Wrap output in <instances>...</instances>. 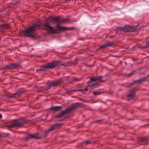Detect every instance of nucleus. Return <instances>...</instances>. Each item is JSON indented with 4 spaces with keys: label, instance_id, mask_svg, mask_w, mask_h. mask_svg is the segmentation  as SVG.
<instances>
[{
    "label": "nucleus",
    "instance_id": "nucleus-1",
    "mask_svg": "<svg viewBox=\"0 0 149 149\" xmlns=\"http://www.w3.org/2000/svg\"><path fill=\"white\" fill-rule=\"evenodd\" d=\"M27 120L25 118H20L18 120H13L11 122L10 125H8V128H18L22 126L23 125L27 123Z\"/></svg>",
    "mask_w": 149,
    "mask_h": 149
},
{
    "label": "nucleus",
    "instance_id": "nucleus-2",
    "mask_svg": "<svg viewBox=\"0 0 149 149\" xmlns=\"http://www.w3.org/2000/svg\"><path fill=\"white\" fill-rule=\"evenodd\" d=\"M59 64V61H54L51 62L50 63L42 66L41 68L39 69V71H41L43 69H53L56 67H58V65Z\"/></svg>",
    "mask_w": 149,
    "mask_h": 149
},
{
    "label": "nucleus",
    "instance_id": "nucleus-3",
    "mask_svg": "<svg viewBox=\"0 0 149 149\" xmlns=\"http://www.w3.org/2000/svg\"><path fill=\"white\" fill-rule=\"evenodd\" d=\"M39 26L38 24H34L32 26L23 31L24 35L26 37H33V34L36 29V27Z\"/></svg>",
    "mask_w": 149,
    "mask_h": 149
},
{
    "label": "nucleus",
    "instance_id": "nucleus-4",
    "mask_svg": "<svg viewBox=\"0 0 149 149\" xmlns=\"http://www.w3.org/2000/svg\"><path fill=\"white\" fill-rule=\"evenodd\" d=\"M77 107V105L75 104H72L71 107L69 108L66 109L65 110L62 111V112L60 113L57 115L55 116L56 118H59L62 116L63 115L67 113L68 112L71 111V110L74 109L76 108Z\"/></svg>",
    "mask_w": 149,
    "mask_h": 149
},
{
    "label": "nucleus",
    "instance_id": "nucleus-5",
    "mask_svg": "<svg viewBox=\"0 0 149 149\" xmlns=\"http://www.w3.org/2000/svg\"><path fill=\"white\" fill-rule=\"evenodd\" d=\"M136 26L125 25V26L120 28V29L126 32H133L136 29Z\"/></svg>",
    "mask_w": 149,
    "mask_h": 149
},
{
    "label": "nucleus",
    "instance_id": "nucleus-6",
    "mask_svg": "<svg viewBox=\"0 0 149 149\" xmlns=\"http://www.w3.org/2000/svg\"><path fill=\"white\" fill-rule=\"evenodd\" d=\"M20 65L19 64H10L3 66V70L15 69L16 68H20Z\"/></svg>",
    "mask_w": 149,
    "mask_h": 149
},
{
    "label": "nucleus",
    "instance_id": "nucleus-7",
    "mask_svg": "<svg viewBox=\"0 0 149 149\" xmlns=\"http://www.w3.org/2000/svg\"><path fill=\"white\" fill-rule=\"evenodd\" d=\"M62 82V81L61 79L53 81L46 86L47 88L46 89H49L52 86H56L59 84H61Z\"/></svg>",
    "mask_w": 149,
    "mask_h": 149
},
{
    "label": "nucleus",
    "instance_id": "nucleus-8",
    "mask_svg": "<svg viewBox=\"0 0 149 149\" xmlns=\"http://www.w3.org/2000/svg\"><path fill=\"white\" fill-rule=\"evenodd\" d=\"M135 89H133L131 91L129 94L127 96V99L130 100L133 98L135 95Z\"/></svg>",
    "mask_w": 149,
    "mask_h": 149
},
{
    "label": "nucleus",
    "instance_id": "nucleus-9",
    "mask_svg": "<svg viewBox=\"0 0 149 149\" xmlns=\"http://www.w3.org/2000/svg\"><path fill=\"white\" fill-rule=\"evenodd\" d=\"M38 139L39 138L38 134H31L29 136L26 137L25 138V140H27L29 139Z\"/></svg>",
    "mask_w": 149,
    "mask_h": 149
},
{
    "label": "nucleus",
    "instance_id": "nucleus-10",
    "mask_svg": "<svg viewBox=\"0 0 149 149\" xmlns=\"http://www.w3.org/2000/svg\"><path fill=\"white\" fill-rule=\"evenodd\" d=\"M62 106H56L51 107H50V109H51L52 111H56L62 109Z\"/></svg>",
    "mask_w": 149,
    "mask_h": 149
},
{
    "label": "nucleus",
    "instance_id": "nucleus-11",
    "mask_svg": "<svg viewBox=\"0 0 149 149\" xmlns=\"http://www.w3.org/2000/svg\"><path fill=\"white\" fill-rule=\"evenodd\" d=\"M60 20L61 18L59 17H57L52 18L50 22L54 23H57L59 21L60 22Z\"/></svg>",
    "mask_w": 149,
    "mask_h": 149
},
{
    "label": "nucleus",
    "instance_id": "nucleus-12",
    "mask_svg": "<svg viewBox=\"0 0 149 149\" xmlns=\"http://www.w3.org/2000/svg\"><path fill=\"white\" fill-rule=\"evenodd\" d=\"M146 80V78H142L140 79H138L137 80H136L135 81H134L133 83H131L130 84V85H132L133 84L136 83H138L139 84H140L142 82Z\"/></svg>",
    "mask_w": 149,
    "mask_h": 149
},
{
    "label": "nucleus",
    "instance_id": "nucleus-13",
    "mask_svg": "<svg viewBox=\"0 0 149 149\" xmlns=\"http://www.w3.org/2000/svg\"><path fill=\"white\" fill-rule=\"evenodd\" d=\"M9 27L8 24H3L0 25V29H2V31L6 29H7Z\"/></svg>",
    "mask_w": 149,
    "mask_h": 149
},
{
    "label": "nucleus",
    "instance_id": "nucleus-14",
    "mask_svg": "<svg viewBox=\"0 0 149 149\" xmlns=\"http://www.w3.org/2000/svg\"><path fill=\"white\" fill-rule=\"evenodd\" d=\"M24 92V91H19L18 92L12 94L11 95L8 96L9 97H13L15 96V95H17L18 96H19L20 94Z\"/></svg>",
    "mask_w": 149,
    "mask_h": 149
},
{
    "label": "nucleus",
    "instance_id": "nucleus-15",
    "mask_svg": "<svg viewBox=\"0 0 149 149\" xmlns=\"http://www.w3.org/2000/svg\"><path fill=\"white\" fill-rule=\"evenodd\" d=\"M70 63L68 62L67 63H65L63 64H61L60 62L59 61V65H58V67L61 66H63L65 67L69 66L70 65Z\"/></svg>",
    "mask_w": 149,
    "mask_h": 149
},
{
    "label": "nucleus",
    "instance_id": "nucleus-16",
    "mask_svg": "<svg viewBox=\"0 0 149 149\" xmlns=\"http://www.w3.org/2000/svg\"><path fill=\"white\" fill-rule=\"evenodd\" d=\"M44 27L45 29H48L49 31L51 32L54 29L53 27L47 24H45V25Z\"/></svg>",
    "mask_w": 149,
    "mask_h": 149
},
{
    "label": "nucleus",
    "instance_id": "nucleus-17",
    "mask_svg": "<svg viewBox=\"0 0 149 149\" xmlns=\"http://www.w3.org/2000/svg\"><path fill=\"white\" fill-rule=\"evenodd\" d=\"M148 140H149L148 138L144 137L143 138H140V139H139L138 141V143H139L140 142L147 141Z\"/></svg>",
    "mask_w": 149,
    "mask_h": 149
},
{
    "label": "nucleus",
    "instance_id": "nucleus-18",
    "mask_svg": "<svg viewBox=\"0 0 149 149\" xmlns=\"http://www.w3.org/2000/svg\"><path fill=\"white\" fill-rule=\"evenodd\" d=\"M88 86L90 87H93V88H95L99 87V84L98 83H95L91 85L88 84Z\"/></svg>",
    "mask_w": 149,
    "mask_h": 149
},
{
    "label": "nucleus",
    "instance_id": "nucleus-19",
    "mask_svg": "<svg viewBox=\"0 0 149 149\" xmlns=\"http://www.w3.org/2000/svg\"><path fill=\"white\" fill-rule=\"evenodd\" d=\"M57 126L56 124H55L52 125L47 130V131L50 132L54 130L55 127Z\"/></svg>",
    "mask_w": 149,
    "mask_h": 149
},
{
    "label": "nucleus",
    "instance_id": "nucleus-20",
    "mask_svg": "<svg viewBox=\"0 0 149 149\" xmlns=\"http://www.w3.org/2000/svg\"><path fill=\"white\" fill-rule=\"evenodd\" d=\"M60 22L64 23H66L68 22H70L68 19L65 18L61 19Z\"/></svg>",
    "mask_w": 149,
    "mask_h": 149
},
{
    "label": "nucleus",
    "instance_id": "nucleus-21",
    "mask_svg": "<svg viewBox=\"0 0 149 149\" xmlns=\"http://www.w3.org/2000/svg\"><path fill=\"white\" fill-rule=\"evenodd\" d=\"M107 47H110L112 46L113 44L112 42H107L106 43Z\"/></svg>",
    "mask_w": 149,
    "mask_h": 149
},
{
    "label": "nucleus",
    "instance_id": "nucleus-22",
    "mask_svg": "<svg viewBox=\"0 0 149 149\" xmlns=\"http://www.w3.org/2000/svg\"><path fill=\"white\" fill-rule=\"evenodd\" d=\"M58 28V29L62 31L67 30L68 29V28L65 27L59 26Z\"/></svg>",
    "mask_w": 149,
    "mask_h": 149
},
{
    "label": "nucleus",
    "instance_id": "nucleus-23",
    "mask_svg": "<svg viewBox=\"0 0 149 149\" xmlns=\"http://www.w3.org/2000/svg\"><path fill=\"white\" fill-rule=\"evenodd\" d=\"M93 94L94 95H97L100 94H101V93L100 92H97V91H94L93 92Z\"/></svg>",
    "mask_w": 149,
    "mask_h": 149
},
{
    "label": "nucleus",
    "instance_id": "nucleus-24",
    "mask_svg": "<svg viewBox=\"0 0 149 149\" xmlns=\"http://www.w3.org/2000/svg\"><path fill=\"white\" fill-rule=\"evenodd\" d=\"M107 47V45H106V43L102 46H101L100 47V48L101 49H104L105 48V47Z\"/></svg>",
    "mask_w": 149,
    "mask_h": 149
},
{
    "label": "nucleus",
    "instance_id": "nucleus-25",
    "mask_svg": "<svg viewBox=\"0 0 149 149\" xmlns=\"http://www.w3.org/2000/svg\"><path fill=\"white\" fill-rule=\"evenodd\" d=\"M90 80L92 81H94L97 80L96 78H94L93 77L91 78L90 79Z\"/></svg>",
    "mask_w": 149,
    "mask_h": 149
},
{
    "label": "nucleus",
    "instance_id": "nucleus-26",
    "mask_svg": "<svg viewBox=\"0 0 149 149\" xmlns=\"http://www.w3.org/2000/svg\"><path fill=\"white\" fill-rule=\"evenodd\" d=\"M83 143H85L86 144H88L90 143V142L88 141H86Z\"/></svg>",
    "mask_w": 149,
    "mask_h": 149
},
{
    "label": "nucleus",
    "instance_id": "nucleus-27",
    "mask_svg": "<svg viewBox=\"0 0 149 149\" xmlns=\"http://www.w3.org/2000/svg\"><path fill=\"white\" fill-rule=\"evenodd\" d=\"M102 77L101 76H99L98 77H97V78H96V79L97 80H99L101 79H102Z\"/></svg>",
    "mask_w": 149,
    "mask_h": 149
},
{
    "label": "nucleus",
    "instance_id": "nucleus-28",
    "mask_svg": "<svg viewBox=\"0 0 149 149\" xmlns=\"http://www.w3.org/2000/svg\"><path fill=\"white\" fill-rule=\"evenodd\" d=\"M74 28L73 27H70L69 28H68L67 30H72Z\"/></svg>",
    "mask_w": 149,
    "mask_h": 149
},
{
    "label": "nucleus",
    "instance_id": "nucleus-29",
    "mask_svg": "<svg viewBox=\"0 0 149 149\" xmlns=\"http://www.w3.org/2000/svg\"><path fill=\"white\" fill-rule=\"evenodd\" d=\"M146 47H149V42H147L146 43Z\"/></svg>",
    "mask_w": 149,
    "mask_h": 149
},
{
    "label": "nucleus",
    "instance_id": "nucleus-30",
    "mask_svg": "<svg viewBox=\"0 0 149 149\" xmlns=\"http://www.w3.org/2000/svg\"><path fill=\"white\" fill-rule=\"evenodd\" d=\"M84 91H87L88 90V89L87 88H84V90H83Z\"/></svg>",
    "mask_w": 149,
    "mask_h": 149
},
{
    "label": "nucleus",
    "instance_id": "nucleus-31",
    "mask_svg": "<svg viewBox=\"0 0 149 149\" xmlns=\"http://www.w3.org/2000/svg\"><path fill=\"white\" fill-rule=\"evenodd\" d=\"M133 72H131L130 74H128V75L129 76H130L131 75H132L133 74Z\"/></svg>",
    "mask_w": 149,
    "mask_h": 149
},
{
    "label": "nucleus",
    "instance_id": "nucleus-32",
    "mask_svg": "<svg viewBox=\"0 0 149 149\" xmlns=\"http://www.w3.org/2000/svg\"><path fill=\"white\" fill-rule=\"evenodd\" d=\"M80 79H78V78H76L75 79V80L77 81H79Z\"/></svg>",
    "mask_w": 149,
    "mask_h": 149
},
{
    "label": "nucleus",
    "instance_id": "nucleus-33",
    "mask_svg": "<svg viewBox=\"0 0 149 149\" xmlns=\"http://www.w3.org/2000/svg\"><path fill=\"white\" fill-rule=\"evenodd\" d=\"M2 117V115L0 113V118H1Z\"/></svg>",
    "mask_w": 149,
    "mask_h": 149
},
{
    "label": "nucleus",
    "instance_id": "nucleus-34",
    "mask_svg": "<svg viewBox=\"0 0 149 149\" xmlns=\"http://www.w3.org/2000/svg\"><path fill=\"white\" fill-rule=\"evenodd\" d=\"M10 3V4H12V3H12V2H11V3Z\"/></svg>",
    "mask_w": 149,
    "mask_h": 149
},
{
    "label": "nucleus",
    "instance_id": "nucleus-35",
    "mask_svg": "<svg viewBox=\"0 0 149 149\" xmlns=\"http://www.w3.org/2000/svg\"><path fill=\"white\" fill-rule=\"evenodd\" d=\"M88 82L89 83V82H90V81H88Z\"/></svg>",
    "mask_w": 149,
    "mask_h": 149
},
{
    "label": "nucleus",
    "instance_id": "nucleus-36",
    "mask_svg": "<svg viewBox=\"0 0 149 149\" xmlns=\"http://www.w3.org/2000/svg\"><path fill=\"white\" fill-rule=\"evenodd\" d=\"M79 91H81V90H79Z\"/></svg>",
    "mask_w": 149,
    "mask_h": 149
},
{
    "label": "nucleus",
    "instance_id": "nucleus-37",
    "mask_svg": "<svg viewBox=\"0 0 149 149\" xmlns=\"http://www.w3.org/2000/svg\"><path fill=\"white\" fill-rule=\"evenodd\" d=\"M74 91L72 90V91Z\"/></svg>",
    "mask_w": 149,
    "mask_h": 149
},
{
    "label": "nucleus",
    "instance_id": "nucleus-38",
    "mask_svg": "<svg viewBox=\"0 0 149 149\" xmlns=\"http://www.w3.org/2000/svg\"><path fill=\"white\" fill-rule=\"evenodd\" d=\"M1 136L0 135V137H1Z\"/></svg>",
    "mask_w": 149,
    "mask_h": 149
}]
</instances>
